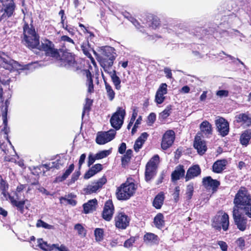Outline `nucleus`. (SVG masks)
<instances>
[{"mask_svg":"<svg viewBox=\"0 0 251 251\" xmlns=\"http://www.w3.org/2000/svg\"><path fill=\"white\" fill-rule=\"evenodd\" d=\"M57 60L60 61V66H61L75 71L78 69V66L75 61V55L72 53L67 51L62 52Z\"/></svg>","mask_w":251,"mask_h":251,"instance_id":"423d86ee","label":"nucleus"},{"mask_svg":"<svg viewBox=\"0 0 251 251\" xmlns=\"http://www.w3.org/2000/svg\"><path fill=\"white\" fill-rule=\"evenodd\" d=\"M135 242L134 238H130L129 239L126 240L124 243V247L126 248H129L132 246L133 244Z\"/></svg>","mask_w":251,"mask_h":251,"instance_id":"bf43d9fd","label":"nucleus"},{"mask_svg":"<svg viewBox=\"0 0 251 251\" xmlns=\"http://www.w3.org/2000/svg\"><path fill=\"white\" fill-rule=\"evenodd\" d=\"M164 72L165 74L166 77L168 78H172V73L171 70L168 67H166L164 69Z\"/></svg>","mask_w":251,"mask_h":251,"instance_id":"338daca9","label":"nucleus"},{"mask_svg":"<svg viewBox=\"0 0 251 251\" xmlns=\"http://www.w3.org/2000/svg\"><path fill=\"white\" fill-rule=\"evenodd\" d=\"M8 1H9V2L5 5L3 13L0 14V21L6 17H11L15 11L16 6L13 0H9Z\"/></svg>","mask_w":251,"mask_h":251,"instance_id":"aec40b11","label":"nucleus"},{"mask_svg":"<svg viewBox=\"0 0 251 251\" xmlns=\"http://www.w3.org/2000/svg\"><path fill=\"white\" fill-rule=\"evenodd\" d=\"M100 66L102 67H112L113 65L114 61L115 59H111L109 58H98Z\"/></svg>","mask_w":251,"mask_h":251,"instance_id":"58836bf2","label":"nucleus"},{"mask_svg":"<svg viewBox=\"0 0 251 251\" xmlns=\"http://www.w3.org/2000/svg\"><path fill=\"white\" fill-rule=\"evenodd\" d=\"M149 17L151 18L152 22L151 25L149 24V25L153 28H157L160 24L159 19L156 16H153L152 15L149 16Z\"/></svg>","mask_w":251,"mask_h":251,"instance_id":"a18cd8bd","label":"nucleus"},{"mask_svg":"<svg viewBox=\"0 0 251 251\" xmlns=\"http://www.w3.org/2000/svg\"><path fill=\"white\" fill-rule=\"evenodd\" d=\"M110 77L115 89L117 90H120L122 87L121 80L117 75V72H116L114 74H111Z\"/></svg>","mask_w":251,"mask_h":251,"instance_id":"c9c22d12","label":"nucleus"},{"mask_svg":"<svg viewBox=\"0 0 251 251\" xmlns=\"http://www.w3.org/2000/svg\"><path fill=\"white\" fill-rule=\"evenodd\" d=\"M164 200V194L162 192L159 193L156 196L154 199L153 201V206L155 207L156 209H160L163 203Z\"/></svg>","mask_w":251,"mask_h":251,"instance_id":"72a5a7b5","label":"nucleus"},{"mask_svg":"<svg viewBox=\"0 0 251 251\" xmlns=\"http://www.w3.org/2000/svg\"><path fill=\"white\" fill-rule=\"evenodd\" d=\"M148 136L149 135L147 132H144L137 138L134 145V149L136 152L139 151Z\"/></svg>","mask_w":251,"mask_h":251,"instance_id":"c756f323","label":"nucleus"},{"mask_svg":"<svg viewBox=\"0 0 251 251\" xmlns=\"http://www.w3.org/2000/svg\"><path fill=\"white\" fill-rule=\"evenodd\" d=\"M92 101L91 100L88 99V98H87L86 99V103H85V104L84 106V108H83V112L82 113V116H84V112L86 111H89L90 108V107H91V105L92 104Z\"/></svg>","mask_w":251,"mask_h":251,"instance_id":"5fc2aeb1","label":"nucleus"},{"mask_svg":"<svg viewBox=\"0 0 251 251\" xmlns=\"http://www.w3.org/2000/svg\"><path fill=\"white\" fill-rule=\"evenodd\" d=\"M185 170L183 166L179 165L177 166L175 171L173 172L171 175V178L173 181H176L180 179V177L184 176Z\"/></svg>","mask_w":251,"mask_h":251,"instance_id":"c85d7f7f","label":"nucleus"},{"mask_svg":"<svg viewBox=\"0 0 251 251\" xmlns=\"http://www.w3.org/2000/svg\"><path fill=\"white\" fill-rule=\"evenodd\" d=\"M167 93V85L164 83H162L158 88L155 95V101L158 104L162 103L164 100V95Z\"/></svg>","mask_w":251,"mask_h":251,"instance_id":"6ab92c4d","label":"nucleus"},{"mask_svg":"<svg viewBox=\"0 0 251 251\" xmlns=\"http://www.w3.org/2000/svg\"><path fill=\"white\" fill-rule=\"evenodd\" d=\"M234 203V207L240 209L244 215L251 218V197L246 188H240L235 196Z\"/></svg>","mask_w":251,"mask_h":251,"instance_id":"f257e3e1","label":"nucleus"},{"mask_svg":"<svg viewBox=\"0 0 251 251\" xmlns=\"http://www.w3.org/2000/svg\"><path fill=\"white\" fill-rule=\"evenodd\" d=\"M116 53L115 49L109 46L103 47L101 50V54L98 57L99 58H109L115 59Z\"/></svg>","mask_w":251,"mask_h":251,"instance_id":"a211bd4d","label":"nucleus"},{"mask_svg":"<svg viewBox=\"0 0 251 251\" xmlns=\"http://www.w3.org/2000/svg\"><path fill=\"white\" fill-rule=\"evenodd\" d=\"M156 120V115L154 113H151L148 117L147 124L149 126H151Z\"/></svg>","mask_w":251,"mask_h":251,"instance_id":"603ef678","label":"nucleus"},{"mask_svg":"<svg viewBox=\"0 0 251 251\" xmlns=\"http://www.w3.org/2000/svg\"><path fill=\"white\" fill-rule=\"evenodd\" d=\"M87 85L88 86V92L90 93H92L94 91V85L93 81L91 77V75L89 73L87 75Z\"/></svg>","mask_w":251,"mask_h":251,"instance_id":"79ce46f5","label":"nucleus"},{"mask_svg":"<svg viewBox=\"0 0 251 251\" xmlns=\"http://www.w3.org/2000/svg\"><path fill=\"white\" fill-rule=\"evenodd\" d=\"M171 106H168L160 114V116L163 119L167 118L171 113Z\"/></svg>","mask_w":251,"mask_h":251,"instance_id":"de8ad7c7","label":"nucleus"},{"mask_svg":"<svg viewBox=\"0 0 251 251\" xmlns=\"http://www.w3.org/2000/svg\"><path fill=\"white\" fill-rule=\"evenodd\" d=\"M102 169V165L100 164H96L93 166L89 170L86 172L84 176L85 179H89L100 172Z\"/></svg>","mask_w":251,"mask_h":251,"instance_id":"bb28decb","label":"nucleus"},{"mask_svg":"<svg viewBox=\"0 0 251 251\" xmlns=\"http://www.w3.org/2000/svg\"><path fill=\"white\" fill-rule=\"evenodd\" d=\"M23 29L25 44L31 48H36L39 46V37L35 28L32 25L29 26L27 24H25Z\"/></svg>","mask_w":251,"mask_h":251,"instance_id":"20e7f679","label":"nucleus"},{"mask_svg":"<svg viewBox=\"0 0 251 251\" xmlns=\"http://www.w3.org/2000/svg\"><path fill=\"white\" fill-rule=\"evenodd\" d=\"M86 157V155L85 153H83L80 155L78 160V167L79 169L81 167V166L84 163Z\"/></svg>","mask_w":251,"mask_h":251,"instance_id":"69168bd1","label":"nucleus"},{"mask_svg":"<svg viewBox=\"0 0 251 251\" xmlns=\"http://www.w3.org/2000/svg\"><path fill=\"white\" fill-rule=\"evenodd\" d=\"M106 182V178L105 177L98 179L97 181H94L87 185L83 189V191L86 194H91L96 193L102 186Z\"/></svg>","mask_w":251,"mask_h":251,"instance_id":"f8f14e48","label":"nucleus"},{"mask_svg":"<svg viewBox=\"0 0 251 251\" xmlns=\"http://www.w3.org/2000/svg\"><path fill=\"white\" fill-rule=\"evenodd\" d=\"M201 172V169L199 165H194L190 167L187 171L185 179L188 181L195 177L200 175Z\"/></svg>","mask_w":251,"mask_h":251,"instance_id":"b1692460","label":"nucleus"},{"mask_svg":"<svg viewBox=\"0 0 251 251\" xmlns=\"http://www.w3.org/2000/svg\"><path fill=\"white\" fill-rule=\"evenodd\" d=\"M154 223L156 227L162 228L164 225V217L161 213H158L154 218Z\"/></svg>","mask_w":251,"mask_h":251,"instance_id":"e433bc0d","label":"nucleus"},{"mask_svg":"<svg viewBox=\"0 0 251 251\" xmlns=\"http://www.w3.org/2000/svg\"><path fill=\"white\" fill-rule=\"evenodd\" d=\"M202 184L206 188H211L213 191H215L220 185V183L219 181L212 179L211 176H206L203 178Z\"/></svg>","mask_w":251,"mask_h":251,"instance_id":"412c9836","label":"nucleus"},{"mask_svg":"<svg viewBox=\"0 0 251 251\" xmlns=\"http://www.w3.org/2000/svg\"><path fill=\"white\" fill-rule=\"evenodd\" d=\"M96 160H98V159H96V154L94 155L92 153H90L88 155V161H87L88 166L90 167L91 165H92L95 162V161Z\"/></svg>","mask_w":251,"mask_h":251,"instance_id":"6e6d98bb","label":"nucleus"},{"mask_svg":"<svg viewBox=\"0 0 251 251\" xmlns=\"http://www.w3.org/2000/svg\"><path fill=\"white\" fill-rule=\"evenodd\" d=\"M227 161L226 159L218 160L214 163L213 171L216 173H221L225 169Z\"/></svg>","mask_w":251,"mask_h":251,"instance_id":"cd10ccee","label":"nucleus"},{"mask_svg":"<svg viewBox=\"0 0 251 251\" xmlns=\"http://www.w3.org/2000/svg\"><path fill=\"white\" fill-rule=\"evenodd\" d=\"M130 220L129 217L125 213H119L114 218L115 226L119 229H125L129 226Z\"/></svg>","mask_w":251,"mask_h":251,"instance_id":"9b49d317","label":"nucleus"},{"mask_svg":"<svg viewBox=\"0 0 251 251\" xmlns=\"http://www.w3.org/2000/svg\"><path fill=\"white\" fill-rule=\"evenodd\" d=\"M116 131L114 129H110L107 131L98 132L96 139V143L99 145L105 144L112 140L115 136Z\"/></svg>","mask_w":251,"mask_h":251,"instance_id":"1a4fd4ad","label":"nucleus"},{"mask_svg":"<svg viewBox=\"0 0 251 251\" xmlns=\"http://www.w3.org/2000/svg\"><path fill=\"white\" fill-rule=\"evenodd\" d=\"M94 234L96 241H101L103 239L104 231L102 228H97L94 231Z\"/></svg>","mask_w":251,"mask_h":251,"instance_id":"a19ab883","label":"nucleus"},{"mask_svg":"<svg viewBox=\"0 0 251 251\" xmlns=\"http://www.w3.org/2000/svg\"><path fill=\"white\" fill-rule=\"evenodd\" d=\"M137 186L132 178L126 181L117 189L116 196L118 200L125 201L128 200L135 193Z\"/></svg>","mask_w":251,"mask_h":251,"instance_id":"7ed1b4c3","label":"nucleus"},{"mask_svg":"<svg viewBox=\"0 0 251 251\" xmlns=\"http://www.w3.org/2000/svg\"><path fill=\"white\" fill-rule=\"evenodd\" d=\"M234 124L244 128L250 127L251 126V116L248 113H239L235 116Z\"/></svg>","mask_w":251,"mask_h":251,"instance_id":"ddd939ff","label":"nucleus"},{"mask_svg":"<svg viewBox=\"0 0 251 251\" xmlns=\"http://www.w3.org/2000/svg\"><path fill=\"white\" fill-rule=\"evenodd\" d=\"M180 188L179 186H176L175 188V190L174 193H173V197L175 199V201L176 202L178 201L179 199Z\"/></svg>","mask_w":251,"mask_h":251,"instance_id":"0e129e2a","label":"nucleus"},{"mask_svg":"<svg viewBox=\"0 0 251 251\" xmlns=\"http://www.w3.org/2000/svg\"><path fill=\"white\" fill-rule=\"evenodd\" d=\"M102 77L104 81L105 86V94L107 99L112 101L115 98L116 93L113 87L105 79L103 74L102 73Z\"/></svg>","mask_w":251,"mask_h":251,"instance_id":"4be33fe9","label":"nucleus"},{"mask_svg":"<svg viewBox=\"0 0 251 251\" xmlns=\"http://www.w3.org/2000/svg\"><path fill=\"white\" fill-rule=\"evenodd\" d=\"M159 161V157L156 154L147 163L145 170V179L147 181L151 180L156 175Z\"/></svg>","mask_w":251,"mask_h":251,"instance_id":"0eeeda50","label":"nucleus"},{"mask_svg":"<svg viewBox=\"0 0 251 251\" xmlns=\"http://www.w3.org/2000/svg\"><path fill=\"white\" fill-rule=\"evenodd\" d=\"M132 153V151L131 150H127L126 152V154L124 155L122 159V162L124 163L129 162L131 158Z\"/></svg>","mask_w":251,"mask_h":251,"instance_id":"8fccbe9b","label":"nucleus"},{"mask_svg":"<svg viewBox=\"0 0 251 251\" xmlns=\"http://www.w3.org/2000/svg\"><path fill=\"white\" fill-rule=\"evenodd\" d=\"M216 95L220 98L226 97L228 95V91L225 90H219L217 92Z\"/></svg>","mask_w":251,"mask_h":251,"instance_id":"680f3d73","label":"nucleus"},{"mask_svg":"<svg viewBox=\"0 0 251 251\" xmlns=\"http://www.w3.org/2000/svg\"><path fill=\"white\" fill-rule=\"evenodd\" d=\"M112 67H102L105 72L108 74L110 76H111V74H114L116 71L115 70H111Z\"/></svg>","mask_w":251,"mask_h":251,"instance_id":"774afa93","label":"nucleus"},{"mask_svg":"<svg viewBox=\"0 0 251 251\" xmlns=\"http://www.w3.org/2000/svg\"><path fill=\"white\" fill-rule=\"evenodd\" d=\"M144 241L151 245L158 244L159 239L158 237L152 233H147L144 236Z\"/></svg>","mask_w":251,"mask_h":251,"instance_id":"2f4dec72","label":"nucleus"},{"mask_svg":"<svg viewBox=\"0 0 251 251\" xmlns=\"http://www.w3.org/2000/svg\"><path fill=\"white\" fill-rule=\"evenodd\" d=\"M37 62H33L26 65H23L18 62L12 59L4 53H0V65L1 67L10 72L18 71L19 70H30L35 68L38 65Z\"/></svg>","mask_w":251,"mask_h":251,"instance_id":"f03ea898","label":"nucleus"},{"mask_svg":"<svg viewBox=\"0 0 251 251\" xmlns=\"http://www.w3.org/2000/svg\"><path fill=\"white\" fill-rule=\"evenodd\" d=\"M194 186L193 184H189L187 186L186 189V198L187 200H190L193 194Z\"/></svg>","mask_w":251,"mask_h":251,"instance_id":"49530a36","label":"nucleus"},{"mask_svg":"<svg viewBox=\"0 0 251 251\" xmlns=\"http://www.w3.org/2000/svg\"><path fill=\"white\" fill-rule=\"evenodd\" d=\"M41 50L45 52L47 56H50L57 59L60 54L57 49L54 48V44L48 40L42 43Z\"/></svg>","mask_w":251,"mask_h":251,"instance_id":"9d476101","label":"nucleus"},{"mask_svg":"<svg viewBox=\"0 0 251 251\" xmlns=\"http://www.w3.org/2000/svg\"><path fill=\"white\" fill-rule=\"evenodd\" d=\"M37 243L38 246L45 251H51V250H53V244L51 245L48 244L47 243L44 241L42 239H38Z\"/></svg>","mask_w":251,"mask_h":251,"instance_id":"4c0bfd02","label":"nucleus"},{"mask_svg":"<svg viewBox=\"0 0 251 251\" xmlns=\"http://www.w3.org/2000/svg\"><path fill=\"white\" fill-rule=\"evenodd\" d=\"M125 116V110L122 107H118L116 111L112 115L110 122L115 131L120 129L122 127Z\"/></svg>","mask_w":251,"mask_h":251,"instance_id":"6e6552de","label":"nucleus"},{"mask_svg":"<svg viewBox=\"0 0 251 251\" xmlns=\"http://www.w3.org/2000/svg\"><path fill=\"white\" fill-rule=\"evenodd\" d=\"M7 107L6 106L5 108V111L3 112L2 114L3 123L4 125V126H6L7 125ZM5 128V127H4Z\"/></svg>","mask_w":251,"mask_h":251,"instance_id":"e2e57ef3","label":"nucleus"},{"mask_svg":"<svg viewBox=\"0 0 251 251\" xmlns=\"http://www.w3.org/2000/svg\"><path fill=\"white\" fill-rule=\"evenodd\" d=\"M80 175V173L79 171L75 172L72 176L70 184L74 183L76 180H77L78 179Z\"/></svg>","mask_w":251,"mask_h":251,"instance_id":"052dcab7","label":"nucleus"},{"mask_svg":"<svg viewBox=\"0 0 251 251\" xmlns=\"http://www.w3.org/2000/svg\"><path fill=\"white\" fill-rule=\"evenodd\" d=\"M229 225V216L224 211H219L212 219V226L215 229L220 231L223 229L227 231Z\"/></svg>","mask_w":251,"mask_h":251,"instance_id":"39448f33","label":"nucleus"},{"mask_svg":"<svg viewBox=\"0 0 251 251\" xmlns=\"http://www.w3.org/2000/svg\"><path fill=\"white\" fill-rule=\"evenodd\" d=\"M60 201L61 203H63V201H67V203L72 205L73 206H75L76 204V201L75 200H73L72 199H69L65 197H60Z\"/></svg>","mask_w":251,"mask_h":251,"instance_id":"09e8293b","label":"nucleus"},{"mask_svg":"<svg viewBox=\"0 0 251 251\" xmlns=\"http://www.w3.org/2000/svg\"><path fill=\"white\" fill-rule=\"evenodd\" d=\"M74 164H71L62 175L57 176L54 180L55 182H60L65 180L74 170Z\"/></svg>","mask_w":251,"mask_h":251,"instance_id":"473e14b6","label":"nucleus"},{"mask_svg":"<svg viewBox=\"0 0 251 251\" xmlns=\"http://www.w3.org/2000/svg\"><path fill=\"white\" fill-rule=\"evenodd\" d=\"M194 146L201 155L203 154L207 150L205 142L202 141L200 138L197 137L195 138Z\"/></svg>","mask_w":251,"mask_h":251,"instance_id":"393cba45","label":"nucleus"},{"mask_svg":"<svg viewBox=\"0 0 251 251\" xmlns=\"http://www.w3.org/2000/svg\"><path fill=\"white\" fill-rule=\"evenodd\" d=\"M74 229L77 231L78 234L82 237H84L87 233V230L81 224H77L74 226Z\"/></svg>","mask_w":251,"mask_h":251,"instance_id":"ea45409f","label":"nucleus"},{"mask_svg":"<svg viewBox=\"0 0 251 251\" xmlns=\"http://www.w3.org/2000/svg\"><path fill=\"white\" fill-rule=\"evenodd\" d=\"M175 139V132L172 130H167L163 135L161 148L163 150H166L172 146Z\"/></svg>","mask_w":251,"mask_h":251,"instance_id":"2eb2a0df","label":"nucleus"},{"mask_svg":"<svg viewBox=\"0 0 251 251\" xmlns=\"http://www.w3.org/2000/svg\"><path fill=\"white\" fill-rule=\"evenodd\" d=\"M97 206L98 201L96 199L88 201L87 202L83 204L84 213L88 214L93 212L96 210Z\"/></svg>","mask_w":251,"mask_h":251,"instance_id":"5701e85b","label":"nucleus"},{"mask_svg":"<svg viewBox=\"0 0 251 251\" xmlns=\"http://www.w3.org/2000/svg\"><path fill=\"white\" fill-rule=\"evenodd\" d=\"M251 139V129L244 131L240 135V142L244 146L247 147Z\"/></svg>","mask_w":251,"mask_h":251,"instance_id":"7c9ffc66","label":"nucleus"},{"mask_svg":"<svg viewBox=\"0 0 251 251\" xmlns=\"http://www.w3.org/2000/svg\"><path fill=\"white\" fill-rule=\"evenodd\" d=\"M114 212V207L111 200L106 201L102 211V218L107 221H110Z\"/></svg>","mask_w":251,"mask_h":251,"instance_id":"f3484780","label":"nucleus"},{"mask_svg":"<svg viewBox=\"0 0 251 251\" xmlns=\"http://www.w3.org/2000/svg\"><path fill=\"white\" fill-rule=\"evenodd\" d=\"M128 20L131 23L133 24V25L137 29H139L140 31L142 32H144V26L141 25L139 22L137 21L135 19H134L133 17H130Z\"/></svg>","mask_w":251,"mask_h":251,"instance_id":"37998d69","label":"nucleus"},{"mask_svg":"<svg viewBox=\"0 0 251 251\" xmlns=\"http://www.w3.org/2000/svg\"><path fill=\"white\" fill-rule=\"evenodd\" d=\"M8 198L9 200L11 203V204L17 207V209L21 213H23L24 211V205L25 204V201H27V200H23L20 201H17L14 197H12L9 195L8 194Z\"/></svg>","mask_w":251,"mask_h":251,"instance_id":"a878e982","label":"nucleus"},{"mask_svg":"<svg viewBox=\"0 0 251 251\" xmlns=\"http://www.w3.org/2000/svg\"><path fill=\"white\" fill-rule=\"evenodd\" d=\"M237 246L241 249H243L245 245V240L243 237H240L236 241Z\"/></svg>","mask_w":251,"mask_h":251,"instance_id":"4d7b16f0","label":"nucleus"},{"mask_svg":"<svg viewBox=\"0 0 251 251\" xmlns=\"http://www.w3.org/2000/svg\"><path fill=\"white\" fill-rule=\"evenodd\" d=\"M36 226L37 227H42L47 229H50L51 227V226L49 225L48 224L44 222V221L41 220H38L36 223Z\"/></svg>","mask_w":251,"mask_h":251,"instance_id":"864d4df0","label":"nucleus"},{"mask_svg":"<svg viewBox=\"0 0 251 251\" xmlns=\"http://www.w3.org/2000/svg\"><path fill=\"white\" fill-rule=\"evenodd\" d=\"M215 124L218 132L222 136L225 137L228 134L229 123L225 119L222 117L218 118L215 121Z\"/></svg>","mask_w":251,"mask_h":251,"instance_id":"dca6fc26","label":"nucleus"},{"mask_svg":"<svg viewBox=\"0 0 251 251\" xmlns=\"http://www.w3.org/2000/svg\"><path fill=\"white\" fill-rule=\"evenodd\" d=\"M53 247L55 251H69L68 248L64 245L59 246V244H53Z\"/></svg>","mask_w":251,"mask_h":251,"instance_id":"3c124183","label":"nucleus"},{"mask_svg":"<svg viewBox=\"0 0 251 251\" xmlns=\"http://www.w3.org/2000/svg\"><path fill=\"white\" fill-rule=\"evenodd\" d=\"M111 152L110 150L100 151L96 154V158L98 160L104 158L108 156Z\"/></svg>","mask_w":251,"mask_h":251,"instance_id":"c03bdc74","label":"nucleus"},{"mask_svg":"<svg viewBox=\"0 0 251 251\" xmlns=\"http://www.w3.org/2000/svg\"><path fill=\"white\" fill-rule=\"evenodd\" d=\"M217 244L220 246L222 251H227L228 246L225 242L223 241H218Z\"/></svg>","mask_w":251,"mask_h":251,"instance_id":"13d9d810","label":"nucleus"},{"mask_svg":"<svg viewBox=\"0 0 251 251\" xmlns=\"http://www.w3.org/2000/svg\"><path fill=\"white\" fill-rule=\"evenodd\" d=\"M233 217L237 228L242 231L245 230L247 227V220L241 216L238 209L235 207L233 209Z\"/></svg>","mask_w":251,"mask_h":251,"instance_id":"4468645a","label":"nucleus"},{"mask_svg":"<svg viewBox=\"0 0 251 251\" xmlns=\"http://www.w3.org/2000/svg\"><path fill=\"white\" fill-rule=\"evenodd\" d=\"M201 131L206 135L212 134L211 124L207 121H203L200 125Z\"/></svg>","mask_w":251,"mask_h":251,"instance_id":"f704fd0d","label":"nucleus"}]
</instances>
